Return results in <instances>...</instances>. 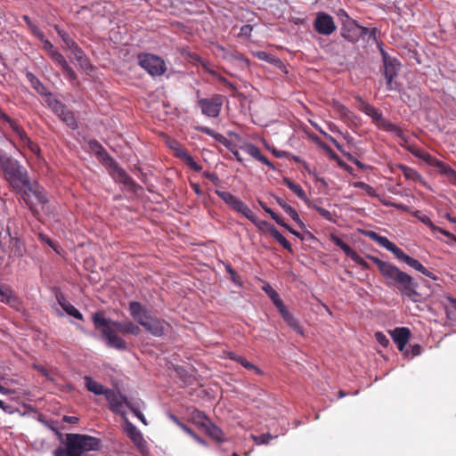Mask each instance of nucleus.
Segmentation results:
<instances>
[{
    "mask_svg": "<svg viewBox=\"0 0 456 456\" xmlns=\"http://www.w3.org/2000/svg\"><path fill=\"white\" fill-rule=\"evenodd\" d=\"M413 216L418 218L421 223H423L425 225L430 228L433 232H439V229H441L440 227L436 226L428 216L421 214V212L419 210L413 213Z\"/></svg>",
    "mask_w": 456,
    "mask_h": 456,
    "instance_id": "42",
    "label": "nucleus"
},
{
    "mask_svg": "<svg viewBox=\"0 0 456 456\" xmlns=\"http://www.w3.org/2000/svg\"><path fill=\"white\" fill-rule=\"evenodd\" d=\"M92 319L95 329L101 331L110 347L121 351L127 349V343L117 334L118 330L112 326L110 319L105 318L102 312L94 313Z\"/></svg>",
    "mask_w": 456,
    "mask_h": 456,
    "instance_id": "6",
    "label": "nucleus"
},
{
    "mask_svg": "<svg viewBox=\"0 0 456 456\" xmlns=\"http://www.w3.org/2000/svg\"><path fill=\"white\" fill-rule=\"evenodd\" d=\"M237 362L242 365L245 369L256 371V374L261 375L263 371L255 364L248 362L246 358L240 356L237 359Z\"/></svg>",
    "mask_w": 456,
    "mask_h": 456,
    "instance_id": "46",
    "label": "nucleus"
},
{
    "mask_svg": "<svg viewBox=\"0 0 456 456\" xmlns=\"http://www.w3.org/2000/svg\"><path fill=\"white\" fill-rule=\"evenodd\" d=\"M375 339L379 344H380L382 346L387 347L389 345L388 338L380 331H378L375 333Z\"/></svg>",
    "mask_w": 456,
    "mask_h": 456,
    "instance_id": "53",
    "label": "nucleus"
},
{
    "mask_svg": "<svg viewBox=\"0 0 456 456\" xmlns=\"http://www.w3.org/2000/svg\"><path fill=\"white\" fill-rule=\"evenodd\" d=\"M344 15L346 18V20L344 21L343 26L341 28V36L347 41L351 43H355L361 37V33H359V23L351 19L346 12H344Z\"/></svg>",
    "mask_w": 456,
    "mask_h": 456,
    "instance_id": "13",
    "label": "nucleus"
},
{
    "mask_svg": "<svg viewBox=\"0 0 456 456\" xmlns=\"http://www.w3.org/2000/svg\"><path fill=\"white\" fill-rule=\"evenodd\" d=\"M0 302L18 307L20 301L15 292L6 284H0Z\"/></svg>",
    "mask_w": 456,
    "mask_h": 456,
    "instance_id": "20",
    "label": "nucleus"
},
{
    "mask_svg": "<svg viewBox=\"0 0 456 456\" xmlns=\"http://www.w3.org/2000/svg\"><path fill=\"white\" fill-rule=\"evenodd\" d=\"M391 337L397 345L398 350L403 352L410 339L411 331L406 327L395 328L391 331Z\"/></svg>",
    "mask_w": 456,
    "mask_h": 456,
    "instance_id": "19",
    "label": "nucleus"
},
{
    "mask_svg": "<svg viewBox=\"0 0 456 456\" xmlns=\"http://www.w3.org/2000/svg\"><path fill=\"white\" fill-rule=\"evenodd\" d=\"M382 54L384 62V76L387 79V89L391 91L393 90V79L397 76L400 69V62L396 59L389 57L383 51Z\"/></svg>",
    "mask_w": 456,
    "mask_h": 456,
    "instance_id": "11",
    "label": "nucleus"
},
{
    "mask_svg": "<svg viewBox=\"0 0 456 456\" xmlns=\"http://www.w3.org/2000/svg\"><path fill=\"white\" fill-rule=\"evenodd\" d=\"M252 223L260 232H267L271 236H273L274 232H276L277 231V228L273 224L265 220H259L257 217H256L255 221H253Z\"/></svg>",
    "mask_w": 456,
    "mask_h": 456,
    "instance_id": "35",
    "label": "nucleus"
},
{
    "mask_svg": "<svg viewBox=\"0 0 456 456\" xmlns=\"http://www.w3.org/2000/svg\"><path fill=\"white\" fill-rule=\"evenodd\" d=\"M60 305L63 308V310L70 316L77 319L83 320V314L70 303L68 302H61L59 300Z\"/></svg>",
    "mask_w": 456,
    "mask_h": 456,
    "instance_id": "41",
    "label": "nucleus"
},
{
    "mask_svg": "<svg viewBox=\"0 0 456 456\" xmlns=\"http://www.w3.org/2000/svg\"><path fill=\"white\" fill-rule=\"evenodd\" d=\"M364 234L376 241L380 247H383L387 250L392 252L396 258L403 261L409 266L413 269L419 271L423 275L434 280L437 281V277L429 270H428L419 260L406 255L400 248H398L395 243L391 242L387 237L381 236L374 231H367Z\"/></svg>",
    "mask_w": 456,
    "mask_h": 456,
    "instance_id": "3",
    "label": "nucleus"
},
{
    "mask_svg": "<svg viewBox=\"0 0 456 456\" xmlns=\"http://www.w3.org/2000/svg\"><path fill=\"white\" fill-rule=\"evenodd\" d=\"M11 252L9 257L19 258L23 256L24 248L22 243L17 238H12L10 240Z\"/></svg>",
    "mask_w": 456,
    "mask_h": 456,
    "instance_id": "34",
    "label": "nucleus"
},
{
    "mask_svg": "<svg viewBox=\"0 0 456 456\" xmlns=\"http://www.w3.org/2000/svg\"><path fill=\"white\" fill-rule=\"evenodd\" d=\"M52 430L57 435L61 443L65 444V448L61 446L57 447L53 452V456H83L86 452L99 451L101 448V440L97 437L69 433L65 435V441H63L62 433L55 428H52Z\"/></svg>",
    "mask_w": 456,
    "mask_h": 456,
    "instance_id": "2",
    "label": "nucleus"
},
{
    "mask_svg": "<svg viewBox=\"0 0 456 456\" xmlns=\"http://www.w3.org/2000/svg\"><path fill=\"white\" fill-rule=\"evenodd\" d=\"M126 434L134 443V446L140 451V452L145 455L147 451V443L144 440L142 433L137 429V428L130 422H127L126 428Z\"/></svg>",
    "mask_w": 456,
    "mask_h": 456,
    "instance_id": "15",
    "label": "nucleus"
},
{
    "mask_svg": "<svg viewBox=\"0 0 456 456\" xmlns=\"http://www.w3.org/2000/svg\"><path fill=\"white\" fill-rule=\"evenodd\" d=\"M20 194L22 200L28 207L34 216L39 215L38 206L42 208L48 202V197L45 188L37 181L31 182L29 177L28 183H22L20 189L15 190Z\"/></svg>",
    "mask_w": 456,
    "mask_h": 456,
    "instance_id": "5",
    "label": "nucleus"
},
{
    "mask_svg": "<svg viewBox=\"0 0 456 456\" xmlns=\"http://www.w3.org/2000/svg\"><path fill=\"white\" fill-rule=\"evenodd\" d=\"M367 258L378 266L387 286L395 288L402 296L406 297L412 302L419 300L420 294L417 291L418 282L410 274L402 271L396 265L383 261L377 256L368 255Z\"/></svg>",
    "mask_w": 456,
    "mask_h": 456,
    "instance_id": "1",
    "label": "nucleus"
},
{
    "mask_svg": "<svg viewBox=\"0 0 456 456\" xmlns=\"http://www.w3.org/2000/svg\"><path fill=\"white\" fill-rule=\"evenodd\" d=\"M333 110L340 116L341 118H350L352 112L342 103L338 101L332 102Z\"/></svg>",
    "mask_w": 456,
    "mask_h": 456,
    "instance_id": "39",
    "label": "nucleus"
},
{
    "mask_svg": "<svg viewBox=\"0 0 456 456\" xmlns=\"http://www.w3.org/2000/svg\"><path fill=\"white\" fill-rule=\"evenodd\" d=\"M22 19L26 22L28 27L29 28L31 33H33L36 29L38 28V27L32 22V20H30V18L28 15H24L22 17Z\"/></svg>",
    "mask_w": 456,
    "mask_h": 456,
    "instance_id": "64",
    "label": "nucleus"
},
{
    "mask_svg": "<svg viewBox=\"0 0 456 456\" xmlns=\"http://www.w3.org/2000/svg\"><path fill=\"white\" fill-rule=\"evenodd\" d=\"M71 51V53L73 54L76 61H78L81 59L84 55H86L83 52V50L78 46L77 44L75 47L69 49Z\"/></svg>",
    "mask_w": 456,
    "mask_h": 456,
    "instance_id": "59",
    "label": "nucleus"
},
{
    "mask_svg": "<svg viewBox=\"0 0 456 456\" xmlns=\"http://www.w3.org/2000/svg\"><path fill=\"white\" fill-rule=\"evenodd\" d=\"M0 170L13 190L20 189L22 183H28L27 169L14 158L0 149Z\"/></svg>",
    "mask_w": 456,
    "mask_h": 456,
    "instance_id": "4",
    "label": "nucleus"
},
{
    "mask_svg": "<svg viewBox=\"0 0 456 456\" xmlns=\"http://www.w3.org/2000/svg\"><path fill=\"white\" fill-rule=\"evenodd\" d=\"M200 90L197 91V105L200 108L201 113L208 118L219 117L224 102V96L216 94L209 98H200Z\"/></svg>",
    "mask_w": 456,
    "mask_h": 456,
    "instance_id": "8",
    "label": "nucleus"
},
{
    "mask_svg": "<svg viewBox=\"0 0 456 456\" xmlns=\"http://www.w3.org/2000/svg\"><path fill=\"white\" fill-rule=\"evenodd\" d=\"M279 312L290 328H292L297 333L303 335V328L299 324V322L289 312L285 305L280 308Z\"/></svg>",
    "mask_w": 456,
    "mask_h": 456,
    "instance_id": "24",
    "label": "nucleus"
},
{
    "mask_svg": "<svg viewBox=\"0 0 456 456\" xmlns=\"http://www.w3.org/2000/svg\"><path fill=\"white\" fill-rule=\"evenodd\" d=\"M77 61L78 62L79 66L86 70H87V69H89V68H91L90 61L86 55H84L81 59H79Z\"/></svg>",
    "mask_w": 456,
    "mask_h": 456,
    "instance_id": "62",
    "label": "nucleus"
},
{
    "mask_svg": "<svg viewBox=\"0 0 456 456\" xmlns=\"http://www.w3.org/2000/svg\"><path fill=\"white\" fill-rule=\"evenodd\" d=\"M314 28L318 34L323 36H330L337 29L332 16L323 12L317 13L314 21Z\"/></svg>",
    "mask_w": 456,
    "mask_h": 456,
    "instance_id": "10",
    "label": "nucleus"
},
{
    "mask_svg": "<svg viewBox=\"0 0 456 456\" xmlns=\"http://www.w3.org/2000/svg\"><path fill=\"white\" fill-rule=\"evenodd\" d=\"M26 78L30 83L36 92L41 95L46 96L50 92L47 91L42 82L30 71H26Z\"/></svg>",
    "mask_w": 456,
    "mask_h": 456,
    "instance_id": "29",
    "label": "nucleus"
},
{
    "mask_svg": "<svg viewBox=\"0 0 456 456\" xmlns=\"http://www.w3.org/2000/svg\"><path fill=\"white\" fill-rule=\"evenodd\" d=\"M356 186L363 189L370 196L375 195V189L363 182H359Z\"/></svg>",
    "mask_w": 456,
    "mask_h": 456,
    "instance_id": "60",
    "label": "nucleus"
},
{
    "mask_svg": "<svg viewBox=\"0 0 456 456\" xmlns=\"http://www.w3.org/2000/svg\"><path fill=\"white\" fill-rule=\"evenodd\" d=\"M175 143L176 144V147L174 148L175 156L184 161L191 154L187 151L186 149L181 147L177 142Z\"/></svg>",
    "mask_w": 456,
    "mask_h": 456,
    "instance_id": "51",
    "label": "nucleus"
},
{
    "mask_svg": "<svg viewBox=\"0 0 456 456\" xmlns=\"http://www.w3.org/2000/svg\"><path fill=\"white\" fill-rule=\"evenodd\" d=\"M216 193L228 205L229 202L233 199L234 195L230 193L229 191H224L220 190H216Z\"/></svg>",
    "mask_w": 456,
    "mask_h": 456,
    "instance_id": "55",
    "label": "nucleus"
},
{
    "mask_svg": "<svg viewBox=\"0 0 456 456\" xmlns=\"http://www.w3.org/2000/svg\"><path fill=\"white\" fill-rule=\"evenodd\" d=\"M243 149L248 155H250L255 159L266 165L273 170L275 169L274 165L265 156H264L261 153V151L259 150V148L257 146H256L255 144L248 143L243 147Z\"/></svg>",
    "mask_w": 456,
    "mask_h": 456,
    "instance_id": "23",
    "label": "nucleus"
},
{
    "mask_svg": "<svg viewBox=\"0 0 456 456\" xmlns=\"http://www.w3.org/2000/svg\"><path fill=\"white\" fill-rule=\"evenodd\" d=\"M236 212L241 214L250 222L255 221L256 217L253 211L243 201L240 203Z\"/></svg>",
    "mask_w": 456,
    "mask_h": 456,
    "instance_id": "43",
    "label": "nucleus"
},
{
    "mask_svg": "<svg viewBox=\"0 0 456 456\" xmlns=\"http://www.w3.org/2000/svg\"><path fill=\"white\" fill-rule=\"evenodd\" d=\"M263 289L268 295V297H270V299L272 300V302L277 307L278 310L283 307L284 304L282 300L281 299L277 291L273 289L272 286H264Z\"/></svg>",
    "mask_w": 456,
    "mask_h": 456,
    "instance_id": "36",
    "label": "nucleus"
},
{
    "mask_svg": "<svg viewBox=\"0 0 456 456\" xmlns=\"http://www.w3.org/2000/svg\"><path fill=\"white\" fill-rule=\"evenodd\" d=\"M167 322L162 319L151 315L145 322H141V326L154 337H161L165 334Z\"/></svg>",
    "mask_w": 456,
    "mask_h": 456,
    "instance_id": "14",
    "label": "nucleus"
},
{
    "mask_svg": "<svg viewBox=\"0 0 456 456\" xmlns=\"http://www.w3.org/2000/svg\"><path fill=\"white\" fill-rule=\"evenodd\" d=\"M45 100L47 105L52 109V110L57 115L63 114V111L66 110V106L61 103L59 100L54 98L53 94L50 93L47 95Z\"/></svg>",
    "mask_w": 456,
    "mask_h": 456,
    "instance_id": "32",
    "label": "nucleus"
},
{
    "mask_svg": "<svg viewBox=\"0 0 456 456\" xmlns=\"http://www.w3.org/2000/svg\"><path fill=\"white\" fill-rule=\"evenodd\" d=\"M49 56L53 60V61H54L56 64H58L61 68V69L68 64V62L65 60V58L63 57V55L61 53H59L57 50L49 54Z\"/></svg>",
    "mask_w": 456,
    "mask_h": 456,
    "instance_id": "47",
    "label": "nucleus"
},
{
    "mask_svg": "<svg viewBox=\"0 0 456 456\" xmlns=\"http://www.w3.org/2000/svg\"><path fill=\"white\" fill-rule=\"evenodd\" d=\"M105 398L109 403V409L114 413H122L124 405L132 409V405L126 396L112 389L107 392Z\"/></svg>",
    "mask_w": 456,
    "mask_h": 456,
    "instance_id": "12",
    "label": "nucleus"
},
{
    "mask_svg": "<svg viewBox=\"0 0 456 456\" xmlns=\"http://www.w3.org/2000/svg\"><path fill=\"white\" fill-rule=\"evenodd\" d=\"M348 257L359 265L362 269H370V265L362 256H360L355 250Z\"/></svg>",
    "mask_w": 456,
    "mask_h": 456,
    "instance_id": "48",
    "label": "nucleus"
},
{
    "mask_svg": "<svg viewBox=\"0 0 456 456\" xmlns=\"http://www.w3.org/2000/svg\"><path fill=\"white\" fill-rule=\"evenodd\" d=\"M256 56L259 60L265 61L270 62V63L273 62V61H274V57L272 54H270V53H268L266 52H264V51L257 52L256 53Z\"/></svg>",
    "mask_w": 456,
    "mask_h": 456,
    "instance_id": "56",
    "label": "nucleus"
},
{
    "mask_svg": "<svg viewBox=\"0 0 456 456\" xmlns=\"http://www.w3.org/2000/svg\"><path fill=\"white\" fill-rule=\"evenodd\" d=\"M434 167H436L441 175H445L451 183L456 185V171L449 165L438 159Z\"/></svg>",
    "mask_w": 456,
    "mask_h": 456,
    "instance_id": "28",
    "label": "nucleus"
},
{
    "mask_svg": "<svg viewBox=\"0 0 456 456\" xmlns=\"http://www.w3.org/2000/svg\"><path fill=\"white\" fill-rule=\"evenodd\" d=\"M355 100L359 103V110L369 116L378 127L394 133L397 137H403V131L396 125L386 119L378 109L365 102L360 96H356Z\"/></svg>",
    "mask_w": 456,
    "mask_h": 456,
    "instance_id": "7",
    "label": "nucleus"
},
{
    "mask_svg": "<svg viewBox=\"0 0 456 456\" xmlns=\"http://www.w3.org/2000/svg\"><path fill=\"white\" fill-rule=\"evenodd\" d=\"M89 147L90 150L95 154V156L101 162L109 166L111 163V161L115 160L109 155V153L98 141L91 140L89 142Z\"/></svg>",
    "mask_w": 456,
    "mask_h": 456,
    "instance_id": "21",
    "label": "nucleus"
},
{
    "mask_svg": "<svg viewBox=\"0 0 456 456\" xmlns=\"http://www.w3.org/2000/svg\"><path fill=\"white\" fill-rule=\"evenodd\" d=\"M69 127L76 129L77 127V119L71 110L68 108L63 111V114L58 116Z\"/></svg>",
    "mask_w": 456,
    "mask_h": 456,
    "instance_id": "38",
    "label": "nucleus"
},
{
    "mask_svg": "<svg viewBox=\"0 0 456 456\" xmlns=\"http://www.w3.org/2000/svg\"><path fill=\"white\" fill-rule=\"evenodd\" d=\"M203 175H204L206 178L209 179L211 182H213L215 184H218V183H219V178H218V176H217V175H216V174H215V173H210V172H208V171H205V172L203 173Z\"/></svg>",
    "mask_w": 456,
    "mask_h": 456,
    "instance_id": "63",
    "label": "nucleus"
},
{
    "mask_svg": "<svg viewBox=\"0 0 456 456\" xmlns=\"http://www.w3.org/2000/svg\"><path fill=\"white\" fill-rule=\"evenodd\" d=\"M62 71L69 80L74 81L77 79V75L69 63L62 69Z\"/></svg>",
    "mask_w": 456,
    "mask_h": 456,
    "instance_id": "57",
    "label": "nucleus"
},
{
    "mask_svg": "<svg viewBox=\"0 0 456 456\" xmlns=\"http://www.w3.org/2000/svg\"><path fill=\"white\" fill-rule=\"evenodd\" d=\"M279 225L286 228L290 233H292L293 235H295L296 237L303 240V237L301 235L300 232H297L296 230H294L293 228H291L288 224H286L284 222V220L282 219V223L281 224H278Z\"/></svg>",
    "mask_w": 456,
    "mask_h": 456,
    "instance_id": "61",
    "label": "nucleus"
},
{
    "mask_svg": "<svg viewBox=\"0 0 456 456\" xmlns=\"http://www.w3.org/2000/svg\"><path fill=\"white\" fill-rule=\"evenodd\" d=\"M276 202L279 204V206L301 227H305V224L302 222V220L299 217V215L297 214V210L286 203L284 200H282L280 197H275Z\"/></svg>",
    "mask_w": 456,
    "mask_h": 456,
    "instance_id": "26",
    "label": "nucleus"
},
{
    "mask_svg": "<svg viewBox=\"0 0 456 456\" xmlns=\"http://www.w3.org/2000/svg\"><path fill=\"white\" fill-rule=\"evenodd\" d=\"M128 310L131 317L140 325L141 322H145L151 316L147 308L137 301H131Z\"/></svg>",
    "mask_w": 456,
    "mask_h": 456,
    "instance_id": "18",
    "label": "nucleus"
},
{
    "mask_svg": "<svg viewBox=\"0 0 456 456\" xmlns=\"http://www.w3.org/2000/svg\"><path fill=\"white\" fill-rule=\"evenodd\" d=\"M139 65L151 77L162 76L167 66L165 61L152 53H139L137 56Z\"/></svg>",
    "mask_w": 456,
    "mask_h": 456,
    "instance_id": "9",
    "label": "nucleus"
},
{
    "mask_svg": "<svg viewBox=\"0 0 456 456\" xmlns=\"http://www.w3.org/2000/svg\"><path fill=\"white\" fill-rule=\"evenodd\" d=\"M10 127L12 131L19 136L20 141L28 147V149L33 152L37 157L40 156V148L39 146L31 141V139L28 136L25 130L18 124L17 121L12 122Z\"/></svg>",
    "mask_w": 456,
    "mask_h": 456,
    "instance_id": "16",
    "label": "nucleus"
},
{
    "mask_svg": "<svg viewBox=\"0 0 456 456\" xmlns=\"http://www.w3.org/2000/svg\"><path fill=\"white\" fill-rule=\"evenodd\" d=\"M411 152L419 159L425 161L428 165L431 167H435L438 159L435 156H432L428 151L420 150V149H411Z\"/></svg>",
    "mask_w": 456,
    "mask_h": 456,
    "instance_id": "30",
    "label": "nucleus"
},
{
    "mask_svg": "<svg viewBox=\"0 0 456 456\" xmlns=\"http://www.w3.org/2000/svg\"><path fill=\"white\" fill-rule=\"evenodd\" d=\"M191 419L192 422L199 427L200 428L205 430V428L208 426V424L211 422L207 416L204 414V412L194 410L191 413Z\"/></svg>",
    "mask_w": 456,
    "mask_h": 456,
    "instance_id": "31",
    "label": "nucleus"
},
{
    "mask_svg": "<svg viewBox=\"0 0 456 456\" xmlns=\"http://www.w3.org/2000/svg\"><path fill=\"white\" fill-rule=\"evenodd\" d=\"M112 326L119 332H121L124 335L131 334L134 336H138L141 332L140 328L135 325L131 321L126 322H118V321H112L111 320Z\"/></svg>",
    "mask_w": 456,
    "mask_h": 456,
    "instance_id": "22",
    "label": "nucleus"
},
{
    "mask_svg": "<svg viewBox=\"0 0 456 456\" xmlns=\"http://www.w3.org/2000/svg\"><path fill=\"white\" fill-rule=\"evenodd\" d=\"M311 208L316 210L319 213V215L322 216L324 219L328 221H332V214L328 209L315 204L313 205Z\"/></svg>",
    "mask_w": 456,
    "mask_h": 456,
    "instance_id": "50",
    "label": "nucleus"
},
{
    "mask_svg": "<svg viewBox=\"0 0 456 456\" xmlns=\"http://www.w3.org/2000/svg\"><path fill=\"white\" fill-rule=\"evenodd\" d=\"M204 431L208 436H209L211 438L215 439L217 442H222L224 440L223 431L211 422L208 424V426L205 428Z\"/></svg>",
    "mask_w": 456,
    "mask_h": 456,
    "instance_id": "37",
    "label": "nucleus"
},
{
    "mask_svg": "<svg viewBox=\"0 0 456 456\" xmlns=\"http://www.w3.org/2000/svg\"><path fill=\"white\" fill-rule=\"evenodd\" d=\"M259 205L261 206V208L267 213L270 215V216L272 217V219H273L277 224H281L282 223V218L278 215L276 214L275 212H273L270 208H268L266 206V204H265L264 202L262 201H258Z\"/></svg>",
    "mask_w": 456,
    "mask_h": 456,
    "instance_id": "49",
    "label": "nucleus"
},
{
    "mask_svg": "<svg viewBox=\"0 0 456 456\" xmlns=\"http://www.w3.org/2000/svg\"><path fill=\"white\" fill-rule=\"evenodd\" d=\"M273 436H271L270 434H262L260 435L259 436H256L254 437L255 441L256 444H268L272 439H273Z\"/></svg>",
    "mask_w": 456,
    "mask_h": 456,
    "instance_id": "54",
    "label": "nucleus"
},
{
    "mask_svg": "<svg viewBox=\"0 0 456 456\" xmlns=\"http://www.w3.org/2000/svg\"><path fill=\"white\" fill-rule=\"evenodd\" d=\"M195 129L199 132L204 133V134L213 137L216 142H220L221 144H223L224 146H225L228 149L232 145L231 141L228 140L225 136H224L223 134H221L219 133L215 132L213 129H211L208 126H195Z\"/></svg>",
    "mask_w": 456,
    "mask_h": 456,
    "instance_id": "25",
    "label": "nucleus"
},
{
    "mask_svg": "<svg viewBox=\"0 0 456 456\" xmlns=\"http://www.w3.org/2000/svg\"><path fill=\"white\" fill-rule=\"evenodd\" d=\"M86 387L88 391L94 393V395H106L107 392L110 390V388L105 387L101 383L95 381L89 376H86L84 378Z\"/></svg>",
    "mask_w": 456,
    "mask_h": 456,
    "instance_id": "27",
    "label": "nucleus"
},
{
    "mask_svg": "<svg viewBox=\"0 0 456 456\" xmlns=\"http://www.w3.org/2000/svg\"><path fill=\"white\" fill-rule=\"evenodd\" d=\"M109 167L112 169L113 175L117 179L126 186L133 191H136L138 184L132 179L131 176L117 163L116 160L111 161Z\"/></svg>",
    "mask_w": 456,
    "mask_h": 456,
    "instance_id": "17",
    "label": "nucleus"
},
{
    "mask_svg": "<svg viewBox=\"0 0 456 456\" xmlns=\"http://www.w3.org/2000/svg\"><path fill=\"white\" fill-rule=\"evenodd\" d=\"M330 239L336 246L340 248L347 256H349L354 251L349 245L344 242L337 235L330 234Z\"/></svg>",
    "mask_w": 456,
    "mask_h": 456,
    "instance_id": "40",
    "label": "nucleus"
},
{
    "mask_svg": "<svg viewBox=\"0 0 456 456\" xmlns=\"http://www.w3.org/2000/svg\"><path fill=\"white\" fill-rule=\"evenodd\" d=\"M273 239H275L285 249H287L289 252H292V245L289 241L287 240V239L281 234V232L277 230L276 232L272 236Z\"/></svg>",
    "mask_w": 456,
    "mask_h": 456,
    "instance_id": "44",
    "label": "nucleus"
},
{
    "mask_svg": "<svg viewBox=\"0 0 456 456\" xmlns=\"http://www.w3.org/2000/svg\"><path fill=\"white\" fill-rule=\"evenodd\" d=\"M282 181H283V183L285 185H287L288 188L289 190H291L300 200H307L306 193L303 190V188L301 187L300 184L292 182L288 177H283Z\"/></svg>",
    "mask_w": 456,
    "mask_h": 456,
    "instance_id": "33",
    "label": "nucleus"
},
{
    "mask_svg": "<svg viewBox=\"0 0 456 456\" xmlns=\"http://www.w3.org/2000/svg\"><path fill=\"white\" fill-rule=\"evenodd\" d=\"M252 30H253V27L251 25H249V24L243 25L240 28L239 36L245 37H249L251 33H252Z\"/></svg>",
    "mask_w": 456,
    "mask_h": 456,
    "instance_id": "58",
    "label": "nucleus"
},
{
    "mask_svg": "<svg viewBox=\"0 0 456 456\" xmlns=\"http://www.w3.org/2000/svg\"><path fill=\"white\" fill-rule=\"evenodd\" d=\"M237 362L242 365L245 369L256 371V374L261 375L263 371L255 364L248 362L246 358L240 356L237 359Z\"/></svg>",
    "mask_w": 456,
    "mask_h": 456,
    "instance_id": "45",
    "label": "nucleus"
},
{
    "mask_svg": "<svg viewBox=\"0 0 456 456\" xmlns=\"http://www.w3.org/2000/svg\"><path fill=\"white\" fill-rule=\"evenodd\" d=\"M185 164L191 167L192 170L199 172L202 169V166L198 164L191 155L187 157V159L184 160Z\"/></svg>",
    "mask_w": 456,
    "mask_h": 456,
    "instance_id": "52",
    "label": "nucleus"
}]
</instances>
